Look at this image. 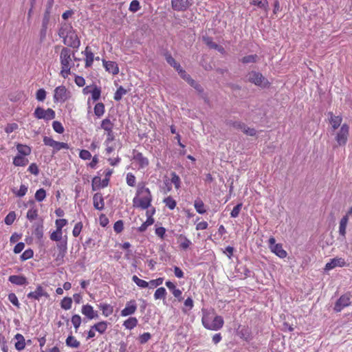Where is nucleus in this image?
I'll return each mask as SVG.
<instances>
[{
    "label": "nucleus",
    "instance_id": "obj_1",
    "mask_svg": "<svg viewBox=\"0 0 352 352\" xmlns=\"http://www.w3.org/2000/svg\"><path fill=\"white\" fill-rule=\"evenodd\" d=\"M153 196L149 188L146 186L144 183L139 184L135 196L133 199V207L146 210L151 206Z\"/></svg>",
    "mask_w": 352,
    "mask_h": 352
},
{
    "label": "nucleus",
    "instance_id": "obj_2",
    "mask_svg": "<svg viewBox=\"0 0 352 352\" xmlns=\"http://www.w3.org/2000/svg\"><path fill=\"white\" fill-rule=\"evenodd\" d=\"M201 323L204 327L211 331H219L224 324L222 316L216 314L214 309H202Z\"/></svg>",
    "mask_w": 352,
    "mask_h": 352
},
{
    "label": "nucleus",
    "instance_id": "obj_3",
    "mask_svg": "<svg viewBox=\"0 0 352 352\" xmlns=\"http://www.w3.org/2000/svg\"><path fill=\"white\" fill-rule=\"evenodd\" d=\"M58 36L63 38V43L69 47L78 48L80 46V39L70 23H63L61 24L58 30Z\"/></svg>",
    "mask_w": 352,
    "mask_h": 352
},
{
    "label": "nucleus",
    "instance_id": "obj_4",
    "mask_svg": "<svg viewBox=\"0 0 352 352\" xmlns=\"http://www.w3.org/2000/svg\"><path fill=\"white\" fill-rule=\"evenodd\" d=\"M72 56H74V54L72 53L69 48L63 47L62 49L60 54V62L61 65L60 74L64 78H67L71 74Z\"/></svg>",
    "mask_w": 352,
    "mask_h": 352
},
{
    "label": "nucleus",
    "instance_id": "obj_5",
    "mask_svg": "<svg viewBox=\"0 0 352 352\" xmlns=\"http://www.w3.org/2000/svg\"><path fill=\"white\" fill-rule=\"evenodd\" d=\"M70 98L71 93L65 85H60L54 89L53 100L55 103H64Z\"/></svg>",
    "mask_w": 352,
    "mask_h": 352
},
{
    "label": "nucleus",
    "instance_id": "obj_6",
    "mask_svg": "<svg viewBox=\"0 0 352 352\" xmlns=\"http://www.w3.org/2000/svg\"><path fill=\"white\" fill-rule=\"evenodd\" d=\"M56 248L57 250V252L54 253L53 256L54 258L56 265L59 266L64 263V258L67 250V240L65 239L60 243H58L56 244Z\"/></svg>",
    "mask_w": 352,
    "mask_h": 352
},
{
    "label": "nucleus",
    "instance_id": "obj_7",
    "mask_svg": "<svg viewBox=\"0 0 352 352\" xmlns=\"http://www.w3.org/2000/svg\"><path fill=\"white\" fill-rule=\"evenodd\" d=\"M248 80L256 86L262 88L268 87L270 82L260 72L252 71L248 74Z\"/></svg>",
    "mask_w": 352,
    "mask_h": 352
},
{
    "label": "nucleus",
    "instance_id": "obj_8",
    "mask_svg": "<svg viewBox=\"0 0 352 352\" xmlns=\"http://www.w3.org/2000/svg\"><path fill=\"white\" fill-rule=\"evenodd\" d=\"M100 128L104 131V133L107 136L105 140H115L114 124L109 118H106L101 121Z\"/></svg>",
    "mask_w": 352,
    "mask_h": 352
},
{
    "label": "nucleus",
    "instance_id": "obj_9",
    "mask_svg": "<svg viewBox=\"0 0 352 352\" xmlns=\"http://www.w3.org/2000/svg\"><path fill=\"white\" fill-rule=\"evenodd\" d=\"M349 135V126L346 124H343L339 131L336 133L335 140L338 146L346 145Z\"/></svg>",
    "mask_w": 352,
    "mask_h": 352
},
{
    "label": "nucleus",
    "instance_id": "obj_10",
    "mask_svg": "<svg viewBox=\"0 0 352 352\" xmlns=\"http://www.w3.org/2000/svg\"><path fill=\"white\" fill-rule=\"evenodd\" d=\"M269 248L271 252L280 258H285L287 256V252L283 248L281 243H276L274 237L271 236L268 240Z\"/></svg>",
    "mask_w": 352,
    "mask_h": 352
},
{
    "label": "nucleus",
    "instance_id": "obj_11",
    "mask_svg": "<svg viewBox=\"0 0 352 352\" xmlns=\"http://www.w3.org/2000/svg\"><path fill=\"white\" fill-rule=\"evenodd\" d=\"M34 116L37 119H43L48 121L55 118L56 113L52 109H44L42 107H37L34 110Z\"/></svg>",
    "mask_w": 352,
    "mask_h": 352
},
{
    "label": "nucleus",
    "instance_id": "obj_12",
    "mask_svg": "<svg viewBox=\"0 0 352 352\" xmlns=\"http://www.w3.org/2000/svg\"><path fill=\"white\" fill-rule=\"evenodd\" d=\"M27 297L30 300H40L43 298H49L50 294L41 285H38L34 291L28 294Z\"/></svg>",
    "mask_w": 352,
    "mask_h": 352
},
{
    "label": "nucleus",
    "instance_id": "obj_13",
    "mask_svg": "<svg viewBox=\"0 0 352 352\" xmlns=\"http://www.w3.org/2000/svg\"><path fill=\"white\" fill-rule=\"evenodd\" d=\"M43 143L46 146L53 148L54 153L57 152L61 149H69V148L67 143L55 141L52 138L47 136L44 137Z\"/></svg>",
    "mask_w": 352,
    "mask_h": 352
},
{
    "label": "nucleus",
    "instance_id": "obj_14",
    "mask_svg": "<svg viewBox=\"0 0 352 352\" xmlns=\"http://www.w3.org/2000/svg\"><path fill=\"white\" fill-rule=\"evenodd\" d=\"M351 302V295L348 294H343L336 301L334 306V311L336 312H340L344 307L349 306Z\"/></svg>",
    "mask_w": 352,
    "mask_h": 352
},
{
    "label": "nucleus",
    "instance_id": "obj_15",
    "mask_svg": "<svg viewBox=\"0 0 352 352\" xmlns=\"http://www.w3.org/2000/svg\"><path fill=\"white\" fill-rule=\"evenodd\" d=\"M133 160L138 164L139 169L145 168L149 165L148 159L142 153L135 150L133 151Z\"/></svg>",
    "mask_w": 352,
    "mask_h": 352
},
{
    "label": "nucleus",
    "instance_id": "obj_16",
    "mask_svg": "<svg viewBox=\"0 0 352 352\" xmlns=\"http://www.w3.org/2000/svg\"><path fill=\"white\" fill-rule=\"evenodd\" d=\"M192 4V0H171L172 8L175 11H185Z\"/></svg>",
    "mask_w": 352,
    "mask_h": 352
},
{
    "label": "nucleus",
    "instance_id": "obj_17",
    "mask_svg": "<svg viewBox=\"0 0 352 352\" xmlns=\"http://www.w3.org/2000/svg\"><path fill=\"white\" fill-rule=\"evenodd\" d=\"M102 65L105 70L113 76L118 74L120 69L118 63L115 61L106 60L102 59Z\"/></svg>",
    "mask_w": 352,
    "mask_h": 352
},
{
    "label": "nucleus",
    "instance_id": "obj_18",
    "mask_svg": "<svg viewBox=\"0 0 352 352\" xmlns=\"http://www.w3.org/2000/svg\"><path fill=\"white\" fill-rule=\"evenodd\" d=\"M81 313L89 320L96 319L98 318V311H95L93 307L89 304L82 305L81 308Z\"/></svg>",
    "mask_w": 352,
    "mask_h": 352
},
{
    "label": "nucleus",
    "instance_id": "obj_19",
    "mask_svg": "<svg viewBox=\"0 0 352 352\" xmlns=\"http://www.w3.org/2000/svg\"><path fill=\"white\" fill-rule=\"evenodd\" d=\"M137 310V304L135 300H131L126 304L125 307L121 311V316L126 317L133 314Z\"/></svg>",
    "mask_w": 352,
    "mask_h": 352
},
{
    "label": "nucleus",
    "instance_id": "obj_20",
    "mask_svg": "<svg viewBox=\"0 0 352 352\" xmlns=\"http://www.w3.org/2000/svg\"><path fill=\"white\" fill-rule=\"evenodd\" d=\"M82 54L85 56V67L86 68L91 67L93 65L94 60V54L91 49L90 47L87 46L84 50V52H82Z\"/></svg>",
    "mask_w": 352,
    "mask_h": 352
},
{
    "label": "nucleus",
    "instance_id": "obj_21",
    "mask_svg": "<svg viewBox=\"0 0 352 352\" xmlns=\"http://www.w3.org/2000/svg\"><path fill=\"white\" fill-rule=\"evenodd\" d=\"M176 238L181 250H186L192 245L191 241L182 234H177Z\"/></svg>",
    "mask_w": 352,
    "mask_h": 352
},
{
    "label": "nucleus",
    "instance_id": "obj_22",
    "mask_svg": "<svg viewBox=\"0 0 352 352\" xmlns=\"http://www.w3.org/2000/svg\"><path fill=\"white\" fill-rule=\"evenodd\" d=\"M346 265V262L342 258H334L331 259L330 262L327 263L325 265L324 270L329 271L335 268L336 267H344Z\"/></svg>",
    "mask_w": 352,
    "mask_h": 352
},
{
    "label": "nucleus",
    "instance_id": "obj_23",
    "mask_svg": "<svg viewBox=\"0 0 352 352\" xmlns=\"http://www.w3.org/2000/svg\"><path fill=\"white\" fill-rule=\"evenodd\" d=\"M8 280L13 285L18 286L25 285L28 283L27 278L23 275H11Z\"/></svg>",
    "mask_w": 352,
    "mask_h": 352
},
{
    "label": "nucleus",
    "instance_id": "obj_24",
    "mask_svg": "<svg viewBox=\"0 0 352 352\" xmlns=\"http://www.w3.org/2000/svg\"><path fill=\"white\" fill-rule=\"evenodd\" d=\"M14 339L16 340V342L14 343V347L17 351H21L25 349V346H26V342H25V338L22 334L19 333H16L14 336Z\"/></svg>",
    "mask_w": 352,
    "mask_h": 352
},
{
    "label": "nucleus",
    "instance_id": "obj_25",
    "mask_svg": "<svg viewBox=\"0 0 352 352\" xmlns=\"http://www.w3.org/2000/svg\"><path fill=\"white\" fill-rule=\"evenodd\" d=\"M94 206L96 209L102 210L104 207V199L101 193H96L93 197Z\"/></svg>",
    "mask_w": 352,
    "mask_h": 352
},
{
    "label": "nucleus",
    "instance_id": "obj_26",
    "mask_svg": "<svg viewBox=\"0 0 352 352\" xmlns=\"http://www.w3.org/2000/svg\"><path fill=\"white\" fill-rule=\"evenodd\" d=\"M91 96L88 98V103L90 102L91 100L94 102L98 100L101 96V88L96 86V85H92V89L91 90Z\"/></svg>",
    "mask_w": 352,
    "mask_h": 352
},
{
    "label": "nucleus",
    "instance_id": "obj_27",
    "mask_svg": "<svg viewBox=\"0 0 352 352\" xmlns=\"http://www.w3.org/2000/svg\"><path fill=\"white\" fill-rule=\"evenodd\" d=\"M349 221L348 214L344 215L340 221L339 234L345 237L346 233V226Z\"/></svg>",
    "mask_w": 352,
    "mask_h": 352
},
{
    "label": "nucleus",
    "instance_id": "obj_28",
    "mask_svg": "<svg viewBox=\"0 0 352 352\" xmlns=\"http://www.w3.org/2000/svg\"><path fill=\"white\" fill-rule=\"evenodd\" d=\"M194 207L196 212L200 214H205L207 211L204 201L200 198H197L194 201Z\"/></svg>",
    "mask_w": 352,
    "mask_h": 352
},
{
    "label": "nucleus",
    "instance_id": "obj_29",
    "mask_svg": "<svg viewBox=\"0 0 352 352\" xmlns=\"http://www.w3.org/2000/svg\"><path fill=\"white\" fill-rule=\"evenodd\" d=\"M146 214L147 216V219L145 222H144L138 228V230L140 232H143L146 230L147 228L154 223V219L151 214H148V211H146Z\"/></svg>",
    "mask_w": 352,
    "mask_h": 352
},
{
    "label": "nucleus",
    "instance_id": "obj_30",
    "mask_svg": "<svg viewBox=\"0 0 352 352\" xmlns=\"http://www.w3.org/2000/svg\"><path fill=\"white\" fill-rule=\"evenodd\" d=\"M330 116L329 122L333 130L337 129L341 124L342 121V118L340 116H333V113H329Z\"/></svg>",
    "mask_w": 352,
    "mask_h": 352
},
{
    "label": "nucleus",
    "instance_id": "obj_31",
    "mask_svg": "<svg viewBox=\"0 0 352 352\" xmlns=\"http://www.w3.org/2000/svg\"><path fill=\"white\" fill-rule=\"evenodd\" d=\"M29 162L28 159L23 155H17L13 158V164L15 166H25Z\"/></svg>",
    "mask_w": 352,
    "mask_h": 352
},
{
    "label": "nucleus",
    "instance_id": "obj_32",
    "mask_svg": "<svg viewBox=\"0 0 352 352\" xmlns=\"http://www.w3.org/2000/svg\"><path fill=\"white\" fill-rule=\"evenodd\" d=\"M98 307L102 311V315L105 317L109 316L113 312V307L110 304L100 303Z\"/></svg>",
    "mask_w": 352,
    "mask_h": 352
},
{
    "label": "nucleus",
    "instance_id": "obj_33",
    "mask_svg": "<svg viewBox=\"0 0 352 352\" xmlns=\"http://www.w3.org/2000/svg\"><path fill=\"white\" fill-rule=\"evenodd\" d=\"M108 327V322L107 321H100L92 326V328L98 331L100 334H103L106 332Z\"/></svg>",
    "mask_w": 352,
    "mask_h": 352
},
{
    "label": "nucleus",
    "instance_id": "obj_34",
    "mask_svg": "<svg viewBox=\"0 0 352 352\" xmlns=\"http://www.w3.org/2000/svg\"><path fill=\"white\" fill-rule=\"evenodd\" d=\"M138 324V320L135 317H130L123 322V326L126 329L131 330Z\"/></svg>",
    "mask_w": 352,
    "mask_h": 352
},
{
    "label": "nucleus",
    "instance_id": "obj_35",
    "mask_svg": "<svg viewBox=\"0 0 352 352\" xmlns=\"http://www.w3.org/2000/svg\"><path fill=\"white\" fill-rule=\"evenodd\" d=\"M16 149L19 153V155H23L25 157L30 155L32 151V149L29 146L22 144H17Z\"/></svg>",
    "mask_w": 352,
    "mask_h": 352
},
{
    "label": "nucleus",
    "instance_id": "obj_36",
    "mask_svg": "<svg viewBox=\"0 0 352 352\" xmlns=\"http://www.w3.org/2000/svg\"><path fill=\"white\" fill-rule=\"evenodd\" d=\"M94 112L98 118L102 117L105 112V107L102 102H98L95 104Z\"/></svg>",
    "mask_w": 352,
    "mask_h": 352
},
{
    "label": "nucleus",
    "instance_id": "obj_37",
    "mask_svg": "<svg viewBox=\"0 0 352 352\" xmlns=\"http://www.w3.org/2000/svg\"><path fill=\"white\" fill-rule=\"evenodd\" d=\"M164 57L166 58V62L175 70H177L181 66L179 63H177L175 58L172 56V55L169 52H166L164 54Z\"/></svg>",
    "mask_w": 352,
    "mask_h": 352
},
{
    "label": "nucleus",
    "instance_id": "obj_38",
    "mask_svg": "<svg viewBox=\"0 0 352 352\" xmlns=\"http://www.w3.org/2000/svg\"><path fill=\"white\" fill-rule=\"evenodd\" d=\"M115 140H105L104 144L105 146V153L106 155H110L116 149V145L113 142Z\"/></svg>",
    "mask_w": 352,
    "mask_h": 352
},
{
    "label": "nucleus",
    "instance_id": "obj_39",
    "mask_svg": "<svg viewBox=\"0 0 352 352\" xmlns=\"http://www.w3.org/2000/svg\"><path fill=\"white\" fill-rule=\"evenodd\" d=\"M240 338L245 340H249L251 338V333L248 327H243L238 332Z\"/></svg>",
    "mask_w": 352,
    "mask_h": 352
},
{
    "label": "nucleus",
    "instance_id": "obj_40",
    "mask_svg": "<svg viewBox=\"0 0 352 352\" xmlns=\"http://www.w3.org/2000/svg\"><path fill=\"white\" fill-rule=\"evenodd\" d=\"M63 238V230H59L56 229L54 231H53L50 235V239L53 241L56 242H61Z\"/></svg>",
    "mask_w": 352,
    "mask_h": 352
},
{
    "label": "nucleus",
    "instance_id": "obj_41",
    "mask_svg": "<svg viewBox=\"0 0 352 352\" xmlns=\"http://www.w3.org/2000/svg\"><path fill=\"white\" fill-rule=\"evenodd\" d=\"M167 294L166 290L164 287H161L157 288L154 294V298L155 300L158 299H165L166 296Z\"/></svg>",
    "mask_w": 352,
    "mask_h": 352
},
{
    "label": "nucleus",
    "instance_id": "obj_42",
    "mask_svg": "<svg viewBox=\"0 0 352 352\" xmlns=\"http://www.w3.org/2000/svg\"><path fill=\"white\" fill-rule=\"evenodd\" d=\"M250 4L253 5V6H256L261 8H263L265 11H267L268 7H269V3H268L267 0H263V1L252 0L250 2Z\"/></svg>",
    "mask_w": 352,
    "mask_h": 352
},
{
    "label": "nucleus",
    "instance_id": "obj_43",
    "mask_svg": "<svg viewBox=\"0 0 352 352\" xmlns=\"http://www.w3.org/2000/svg\"><path fill=\"white\" fill-rule=\"evenodd\" d=\"M72 299L70 297H65L60 302V307L65 310H69L72 308Z\"/></svg>",
    "mask_w": 352,
    "mask_h": 352
},
{
    "label": "nucleus",
    "instance_id": "obj_44",
    "mask_svg": "<svg viewBox=\"0 0 352 352\" xmlns=\"http://www.w3.org/2000/svg\"><path fill=\"white\" fill-rule=\"evenodd\" d=\"M66 344L72 348H78L80 346V342L73 336H69L66 339Z\"/></svg>",
    "mask_w": 352,
    "mask_h": 352
},
{
    "label": "nucleus",
    "instance_id": "obj_45",
    "mask_svg": "<svg viewBox=\"0 0 352 352\" xmlns=\"http://www.w3.org/2000/svg\"><path fill=\"white\" fill-rule=\"evenodd\" d=\"M163 202L165 204L166 206L168 207L170 210L175 209L177 205L176 201L170 196L164 198Z\"/></svg>",
    "mask_w": 352,
    "mask_h": 352
},
{
    "label": "nucleus",
    "instance_id": "obj_46",
    "mask_svg": "<svg viewBox=\"0 0 352 352\" xmlns=\"http://www.w3.org/2000/svg\"><path fill=\"white\" fill-rule=\"evenodd\" d=\"M184 307L182 309V311L184 313H187L188 311L191 310L194 307V302L192 298H187L184 302Z\"/></svg>",
    "mask_w": 352,
    "mask_h": 352
},
{
    "label": "nucleus",
    "instance_id": "obj_47",
    "mask_svg": "<svg viewBox=\"0 0 352 352\" xmlns=\"http://www.w3.org/2000/svg\"><path fill=\"white\" fill-rule=\"evenodd\" d=\"M28 220L32 221L38 217V210L35 207H32L28 210L26 215Z\"/></svg>",
    "mask_w": 352,
    "mask_h": 352
},
{
    "label": "nucleus",
    "instance_id": "obj_48",
    "mask_svg": "<svg viewBox=\"0 0 352 352\" xmlns=\"http://www.w3.org/2000/svg\"><path fill=\"white\" fill-rule=\"evenodd\" d=\"M35 199L38 201H43L46 197V191L44 188H39L36 190L35 195Z\"/></svg>",
    "mask_w": 352,
    "mask_h": 352
},
{
    "label": "nucleus",
    "instance_id": "obj_49",
    "mask_svg": "<svg viewBox=\"0 0 352 352\" xmlns=\"http://www.w3.org/2000/svg\"><path fill=\"white\" fill-rule=\"evenodd\" d=\"M126 94V90L123 88L122 86L118 87L114 94L113 99L116 101H120L122 96Z\"/></svg>",
    "mask_w": 352,
    "mask_h": 352
},
{
    "label": "nucleus",
    "instance_id": "obj_50",
    "mask_svg": "<svg viewBox=\"0 0 352 352\" xmlns=\"http://www.w3.org/2000/svg\"><path fill=\"white\" fill-rule=\"evenodd\" d=\"M133 281L140 287L146 288L148 286V283L144 280L139 278L136 275L133 276Z\"/></svg>",
    "mask_w": 352,
    "mask_h": 352
},
{
    "label": "nucleus",
    "instance_id": "obj_51",
    "mask_svg": "<svg viewBox=\"0 0 352 352\" xmlns=\"http://www.w3.org/2000/svg\"><path fill=\"white\" fill-rule=\"evenodd\" d=\"M92 190L96 191L102 188L101 184V179L99 177H95L92 179L91 184Z\"/></svg>",
    "mask_w": 352,
    "mask_h": 352
},
{
    "label": "nucleus",
    "instance_id": "obj_52",
    "mask_svg": "<svg viewBox=\"0 0 352 352\" xmlns=\"http://www.w3.org/2000/svg\"><path fill=\"white\" fill-rule=\"evenodd\" d=\"M16 219V214L14 211L10 212L5 217L4 222L6 225H12Z\"/></svg>",
    "mask_w": 352,
    "mask_h": 352
},
{
    "label": "nucleus",
    "instance_id": "obj_53",
    "mask_svg": "<svg viewBox=\"0 0 352 352\" xmlns=\"http://www.w3.org/2000/svg\"><path fill=\"white\" fill-rule=\"evenodd\" d=\"M141 8L140 2L138 0H133L129 5V10L133 13H135L140 10Z\"/></svg>",
    "mask_w": 352,
    "mask_h": 352
},
{
    "label": "nucleus",
    "instance_id": "obj_54",
    "mask_svg": "<svg viewBox=\"0 0 352 352\" xmlns=\"http://www.w3.org/2000/svg\"><path fill=\"white\" fill-rule=\"evenodd\" d=\"M171 182L174 184L175 188L178 190L180 188L181 179L175 173H171Z\"/></svg>",
    "mask_w": 352,
    "mask_h": 352
},
{
    "label": "nucleus",
    "instance_id": "obj_55",
    "mask_svg": "<svg viewBox=\"0 0 352 352\" xmlns=\"http://www.w3.org/2000/svg\"><path fill=\"white\" fill-rule=\"evenodd\" d=\"M71 321L76 331L80 326L82 322L81 317L78 314H75L72 317Z\"/></svg>",
    "mask_w": 352,
    "mask_h": 352
},
{
    "label": "nucleus",
    "instance_id": "obj_56",
    "mask_svg": "<svg viewBox=\"0 0 352 352\" xmlns=\"http://www.w3.org/2000/svg\"><path fill=\"white\" fill-rule=\"evenodd\" d=\"M34 256V251L29 248V249H27L25 250L23 254L21 255V260L24 261H26V260H28L31 258H32Z\"/></svg>",
    "mask_w": 352,
    "mask_h": 352
},
{
    "label": "nucleus",
    "instance_id": "obj_57",
    "mask_svg": "<svg viewBox=\"0 0 352 352\" xmlns=\"http://www.w3.org/2000/svg\"><path fill=\"white\" fill-rule=\"evenodd\" d=\"M257 59L258 56L256 54L248 55L243 57L241 59V62L245 64L250 63H256L257 61Z\"/></svg>",
    "mask_w": 352,
    "mask_h": 352
},
{
    "label": "nucleus",
    "instance_id": "obj_58",
    "mask_svg": "<svg viewBox=\"0 0 352 352\" xmlns=\"http://www.w3.org/2000/svg\"><path fill=\"white\" fill-rule=\"evenodd\" d=\"M126 182L129 186L133 187L135 186L136 178L132 173H128L126 174Z\"/></svg>",
    "mask_w": 352,
    "mask_h": 352
},
{
    "label": "nucleus",
    "instance_id": "obj_59",
    "mask_svg": "<svg viewBox=\"0 0 352 352\" xmlns=\"http://www.w3.org/2000/svg\"><path fill=\"white\" fill-rule=\"evenodd\" d=\"M82 227H83V225L81 221L76 223V225L74 226V229L72 230L73 236L75 237H78L82 231Z\"/></svg>",
    "mask_w": 352,
    "mask_h": 352
},
{
    "label": "nucleus",
    "instance_id": "obj_60",
    "mask_svg": "<svg viewBox=\"0 0 352 352\" xmlns=\"http://www.w3.org/2000/svg\"><path fill=\"white\" fill-rule=\"evenodd\" d=\"M67 220L65 219H58L55 221L56 229L63 230V228L67 224Z\"/></svg>",
    "mask_w": 352,
    "mask_h": 352
},
{
    "label": "nucleus",
    "instance_id": "obj_61",
    "mask_svg": "<svg viewBox=\"0 0 352 352\" xmlns=\"http://www.w3.org/2000/svg\"><path fill=\"white\" fill-rule=\"evenodd\" d=\"M53 129L58 133H63L64 132V127L63 124L58 121H54L52 123Z\"/></svg>",
    "mask_w": 352,
    "mask_h": 352
},
{
    "label": "nucleus",
    "instance_id": "obj_62",
    "mask_svg": "<svg viewBox=\"0 0 352 352\" xmlns=\"http://www.w3.org/2000/svg\"><path fill=\"white\" fill-rule=\"evenodd\" d=\"M242 206H243L242 203H239L236 206H234L230 212L231 217H232V218L237 217L239 215V213L242 208Z\"/></svg>",
    "mask_w": 352,
    "mask_h": 352
},
{
    "label": "nucleus",
    "instance_id": "obj_63",
    "mask_svg": "<svg viewBox=\"0 0 352 352\" xmlns=\"http://www.w3.org/2000/svg\"><path fill=\"white\" fill-rule=\"evenodd\" d=\"M46 98V91L44 89H39L36 93V98L38 101L43 102Z\"/></svg>",
    "mask_w": 352,
    "mask_h": 352
},
{
    "label": "nucleus",
    "instance_id": "obj_64",
    "mask_svg": "<svg viewBox=\"0 0 352 352\" xmlns=\"http://www.w3.org/2000/svg\"><path fill=\"white\" fill-rule=\"evenodd\" d=\"M28 188L27 186H25L24 184H21L20 186L19 190H17L16 192H14L17 197H22L25 195V194L28 192Z\"/></svg>",
    "mask_w": 352,
    "mask_h": 352
}]
</instances>
